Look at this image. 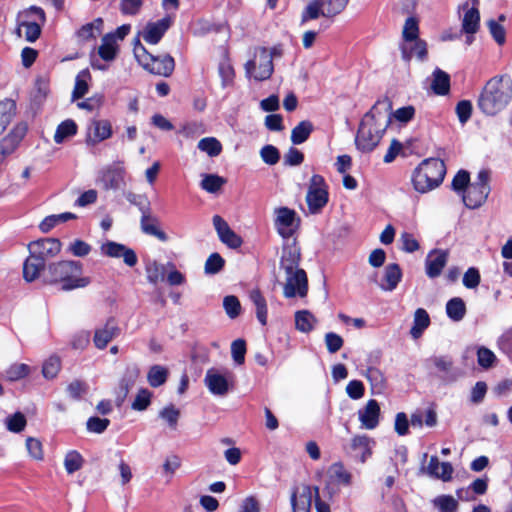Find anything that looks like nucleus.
<instances>
[{"label":"nucleus","instance_id":"nucleus-41","mask_svg":"<svg viewBox=\"0 0 512 512\" xmlns=\"http://www.w3.org/2000/svg\"><path fill=\"white\" fill-rule=\"evenodd\" d=\"M313 131V125L309 121H301L292 129L291 141L295 145L304 143Z\"/></svg>","mask_w":512,"mask_h":512},{"label":"nucleus","instance_id":"nucleus-24","mask_svg":"<svg viewBox=\"0 0 512 512\" xmlns=\"http://www.w3.org/2000/svg\"><path fill=\"white\" fill-rule=\"evenodd\" d=\"M402 58L408 62L413 57L420 61H424L427 57V44L421 39H416L413 42H404L401 45Z\"/></svg>","mask_w":512,"mask_h":512},{"label":"nucleus","instance_id":"nucleus-9","mask_svg":"<svg viewBox=\"0 0 512 512\" xmlns=\"http://www.w3.org/2000/svg\"><path fill=\"white\" fill-rule=\"evenodd\" d=\"M329 200L328 186L323 176L314 174L309 182L306 203L310 214H318Z\"/></svg>","mask_w":512,"mask_h":512},{"label":"nucleus","instance_id":"nucleus-48","mask_svg":"<svg viewBox=\"0 0 512 512\" xmlns=\"http://www.w3.org/2000/svg\"><path fill=\"white\" fill-rule=\"evenodd\" d=\"M324 10L322 9L321 3L319 0L310 1L301 15V23L304 24L307 21L315 20L320 16H323Z\"/></svg>","mask_w":512,"mask_h":512},{"label":"nucleus","instance_id":"nucleus-63","mask_svg":"<svg viewBox=\"0 0 512 512\" xmlns=\"http://www.w3.org/2000/svg\"><path fill=\"white\" fill-rule=\"evenodd\" d=\"M296 212L287 207H280L275 210V224H293Z\"/></svg>","mask_w":512,"mask_h":512},{"label":"nucleus","instance_id":"nucleus-13","mask_svg":"<svg viewBox=\"0 0 512 512\" xmlns=\"http://www.w3.org/2000/svg\"><path fill=\"white\" fill-rule=\"evenodd\" d=\"M375 441L367 435H355L351 438L347 453L360 463H365L373 453Z\"/></svg>","mask_w":512,"mask_h":512},{"label":"nucleus","instance_id":"nucleus-2","mask_svg":"<svg viewBox=\"0 0 512 512\" xmlns=\"http://www.w3.org/2000/svg\"><path fill=\"white\" fill-rule=\"evenodd\" d=\"M512 98V80L507 75L489 79L478 97V108L488 116L502 111Z\"/></svg>","mask_w":512,"mask_h":512},{"label":"nucleus","instance_id":"nucleus-11","mask_svg":"<svg viewBox=\"0 0 512 512\" xmlns=\"http://www.w3.org/2000/svg\"><path fill=\"white\" fill-rule=\"evenodd\" d=\"M247 75L257 81L267 80L273 73L272 55L266 48H260L255 60H250L245 64Z\"/></svg>","mask_w":512,"mask_h":512},{"label":"nucleus","instance_id":"nucleus-10","mask_svg":"<svg viewBox=\"0 0 512 512\" xmlns=\"http://www.w3.org/2000/svg\"><path fill=\"white\" fill-rule=\"evenodd\" d=\"M351 484L352 474L345 468L342 462H335L327 470L323 494L331 499L340 492V486L348 487Z\"/></svg>","mask_w":512,"mask_h":512},{"label":"nucleus","instance_id":"nucleus-61","mask_svg":"<svg viewBox=\"0 0 512 512\" xmlns=\"http://www.w3.org/2000/svg\"><path fill=\"white\" fill-rule=\"evenodd\" d=\"M151 396H152L151 392L148 391L147 389L139 390V392L137 393V395L131 405L132 409H134L136 411L145 410L150 405Z\"/></svg>","mask_w":512,"mask_h":512},{"label":"nucleus","instance_id":"nucleus-55","mask_svg":"<svg viewBox=\"0 0 512 512\" xmlns=\"http://www.w3.org/2000/svg\"><path fill=\"white\" fill-rule=\"evenodd\" d=\"M433 504L440 512H454L457 509V501L450 495H441L433 500Z\"/></svg>","mask_w":512,"mask_h":512},{"label":"nucleus","instance_id":"nucleus-12","mask_svg":"<svg viewBox=\"0 0 512 512\" xmlns=\"http://www.w3.org/2000/svg\"><path fill=\"white\" fill-rule=\"evenodd\" d=\"M98 183L105 190H118L125 185V169L120 164H112L99 172Z\"/></svg>","mask_w":512,"mask_h":512},{"label":"nucleus","instance_id":"nucleus-7","mask_svg":"<svg viewBox=\"0 0 512 512\" xmlns=\"http://www.w3.org/2000/svg\"><path fill=\"white\" fill-rule=\"evenodd\" d=\"M204 384L214 396L223 397L235 386V374L228 368H210L206 371Z\"/></svg>","mask_w":512,"mask_h":512},{"label":"nucleus","instance_id":"nucleus-56","mask_svg":"<svg viewBox=\"0 0 512 512\" xmlns=\"http://www.w3.org/2000/svg\"><path fill=\"white\" fill-rule=\"evenodd\" d=\"M225 260L218 253H212L205 262V273L216 274L224 267Z\"/></svg>","mask_w":512,"mask_h":512},{"label":"nucleus","instance_id":"nucleus-23","mask_svg":"<svg viewBox=\"0 0 512 512\" xmlns=\"http://www.w3.org/2000/svg\"><path fill=\"white\" fill-rule=\"evenodd\" d=\"M426 473L436 479L444 482L452 479L453 467L449 462H440L437 456H431L427 467Z\"/></svg>","mask_w":512,"mask_h":512},{"label":"nucleus","instance_id":"nucleus-60","mask_svg":"<svg viewBox=\"0 0 512 512\" xmlns=\"http://www.w3.org/2000/svg\"><path fill=\"white\" fill-rule=\"evenodd\" d=\"M60 370V359L56 356L48 358L42 368L43 376L47 379L54 378Z\"/></svg>","mask_w":512,"mask_h":512},{"label":"nucleus","instance_id":"nucleus-53","mask_svg":"<svg viewBox=\"0 0 512 512\" xmlns=\"http://www.w3.org/2000/svg\"><path fill=\"white\" fill-rule=\"evenodd\" d=\"M418 33V21L413 17L407 18L402 32L404 42H413L414 40L419 39Z\"/></svg>","mask_w":512,"mask_h":512},{"label":"nucleus","instance_id":"nucleus-32","mask_svg":"<svg viewBox=\"0 0 512 512\" xmlns=\"http://www.w3.org/2000/svg\"><path fill=\"white\" fill-rule=\"evenodd\" d=\"M103 25V19L96 18L92 22L84 24L77 31V37L81 41H89L91 39H95L98 35L102 33Z\"/></svg>","mask_w":512,"mask_h":512},{"label":"nucleus","instance_id":"nucleus-16","mask_svg":"<svg viewBox=\"0 0 512 512\" xmlns=\"http://www.w3.org/2000/svg\"><path fill=\"white\" fill-rule=\"evenodd\" d=\"M30 253L35 254L45 262L48 258L56 256L61 250V243L55 238H45L33 241L28 246Z\"/></svg>","mask_w":512,"mask_h":512},{"label":"nucleus","instance_id":"nucleus-47","mask_svg":"<svg viewBox=\"0 0 512 512\" xmlns=\"http://www.w3.org/2000/svg\"><path fill=\"white\" fill-rule=\"evenodd\" d=\"M198 149L206 152L210 157H216L221 153V143L214 137L201 139L197 145Z\"/></svg>","mask_w":512,"mask_h":512},{"label":"nucleus","instance_id":"nucleus-52","mask_svg":"<svg viewBox=\"0 0 512 512\" xmlns=\"http://www.w3.org/2000/svg\"><path fill=\"white\" fill-rule=\"evenodd\" d=\"M366 378L370 382L372 389L381 392L385 387V377L378 368H368L366 371Z\"/></svg>","mask_w":512,"mask_h":512},{"label":"nucleus","instance_id":"nucleus-1","mask_svg":"<svg viewBox=\"0 0 512 512\" xmlns=\"http://www.w3.org/2000/svg\"><path fill=\"white\" fill-rule=\"evenodd\" d=\"M391 103L388 99L378 100L364 115L357 131L355 143L362 152L372 151L380 142L384 132L391 123L387 114Z\"/></svg>","mask_w":512,"mask_h":512},{"label":"nucleus","instance_id":"nucleus-8","mask_svg":"<svg viewBox=\"0 0 512 512\" xmlns=\"http://www.w3.org/2000/svg\"><path fill=\"white\" fill-rule=\"evenodd\" d=\"M20 17L27 19L18 22L16 30L18 36L21 37L23 35L28 42L36 41L41 34V25L46 21L44 10L40 7L32 6Z\"/></svg>","mask_w":512,"mask_h":512},{"label":"nucleus","instance_id":"nucleus-19","mask_svg":"<svg viewBox=\"0 0 512 512\" xmlns=\"http://www.w3.org/2000/svg\"><path fill=\"white\" fill-rule=\"evenodd\" d=\"M175 68L174 58L168 54L163 56H152L144 69L152 74L168 77Z\"/></svg>","mask_w":512,"mask_h":512},{"label":"nucleus","instance_id":"nucleus-62","mask_svg":"<svg viewBox=\"0 0 512 512\" xmlns=\"http://www.w3.org/2000/svg\"><path fill=\"white\" fill-rule=\"evenodd\" d=\"M262 160L268 165H275L280 159L279 150L273 145H265L260 150Z\"/></svg>","mask_w":512,"mask_h":512},{"label":"nucleus","instance_id":"nucleus-44","mask_svg":"<svg viewBox=\"0 0 512 512\" xmlns=\"http://www.w3.org/2000/svg\"><path fill=\"white\" fill-rule=\"evenodd\" d=\"M168 370L160 365H154L149 369L147 380L150 386L159 387L167 380Z\"/></svg>","mask_w":512,"mask_h":512},{"label":"nucleus","instance_id":"nucleus-49","mask_svg":"<svg viewBox=\"0 0 512 512\" xmlns=\"http://www.w3.org/2000/svg\"><path fill=\"white\" fill-rule=\"evenodd\" d=\"M83 457L75 450L69 451L64 458V467L68 474L80 470L83 466Z\"/></svg>","mask_w":512,"mask_h":512},{"label":"nucleus","instance_id":"nucleus-46","mask_svg":"<svg viewBox=\"0 0 512 512\" xmlns=\"http://www.w3.org/2000/svg\"><path fill=\"white\" fill-rule=\"evenodd\" d=\"M167 269V265L159 264L156 261L150 262L146 266L148 281L152 284L163 281Z\"/></svg>","mask_w":512,"mask_h":512},{"label":"nucleus","instance_id":"nucleus-15","mask_svg":"<svg viewBox=\"0 0 512 512\" xmlns=\"http://www.w3.org/2000/svg\"><path fill=\"white\" fill-rule=\"evenodd\" d=\"M101 253L111 258H122L123 262L129 267H134L138 262L137 255L133 249L114 241L103 243L101 245Z\"/></svg>","mask_w":512,"mask_h":512},{"label":"nucleus","instance_id":"nucleus-33","mask_svg":"<svg viewBox=\"0 0 512 512\" xmlns=\"http://www.w3.org/2000/svg\"><path fill=\"white\" fill-rule=\"evenodd\" d=\"M16 115V103L12 99L0 100V135Z\"/></svg>","mask_w":512,"mask_h":512},{"label":"nucleus","instance_id":"nucleus-59","mask_svg":"<svg viewBox=\"0 0 512 512\" xmlns=\"http://www.w3.org/2000/svg\"><path fill=\"white\" fill-rule=\"evenodd\" d=\"M246 343L243 339H237L231 344V355L236 364H243L245 361Z\"/></svg>","mask_w":512,"mask_h":512},{"label":"nucleus","instance_id":"nucleus-51","mask_svg":"<svg viewBox=\"0 0 512 512\" xmlns=\"http://www.w3.org/2000/svg\"><path fill=\"white\" fill-rule=\"evenodd\" d=\"M159 417L163 419L172 430H175L180 417V411L175 406L169 405L159 412Z\"/></svg>","mask_w":512,"mask_h":512},{"label":"nucleus","instance_id":"nucleus-64","mask_svg":"<svg viewBox=\"0 0 512 512\" xmlns=\"http://www.w3.org/2000/svg\"><path fill=\"white\" fill-rule=\"evenodd\" d=\"M481 280L479 270L474 267H470L463 276V285L468 289H475L478 287Z\"/></svg>","mask_w":512,"mask_h":512},{"label":"nucleus","instance_id":"nucleus-58","mask_svg":"<svg viewBox=\"0 0 512 512\" xmlns=\"http://www.w3.org/2000/svg\"><path fill=\"white\" fill-rule=\"evenodd\" d=\"M477 361L482 368L488 369L495 363L496 356L490 349L480 347L477 351Z\"/></svg>","mask_w":512,"mask_h":512},{"label":"nucleus","instance_id":"nucleus-31","mask_svg":"<svg viewBox=\"0 0 512 512\" xmlns=\"http://www.w3.org/2000/svg\"><path fill=\"white\" fill-rule=\"evenodd\" d=\"M431 89L437 95H447L450 91V76L440 68H436L432 74Z\"/></svg>","mask_w":512,"mask_h":512},{"label":"nucleus","instance_id":"nucleus-21","mask_svg":"<svg viewBox=\"0 0 512 512\" xmlns=\"http://www.w3.org/2000/svg\"><path fill=\"white\" fill-rule=\"evenodd\" d=\"M170 27V20L163 18L157 22H149L142 32V38L149 44H157Z\"/></svg>","mask_w":512,"mask_h":512},{"label":"nucleus","instance_id":"nucleus-29","mask_svg":"<svg viewBox=\"0 0 512 512\" xmlns=\"http://www.w3.org/2000/svg\"><path fill=\"white\" fill-rule=\"evenodd\" d=\"M118 52L116 35L108 33L102 37L101 45L98 48V54L104 61H113Z\"/></svg>","mask_w":512,"mask_h":512},{"label":"nucleus","instance_id":"nucleus-18","mask_svg":"<svg viewBox=\"0 0 512 512\" xmlns=\"http://www.w3.org/2000/svg\"><path fill=\"white\" fill-rule=\"evenodd\" d=\"M313 498L315 499L314 487L301 486L291 497L293 512H310Z\"/></svg>","mask_w":512,"mask_h":512},{"label":"nucleus","instance_id":"nucleus-36","mask_svg":"<svg viewBox=\"0 0 512 512\" xmlns=\"http://www.w3.org/2000/svg\"><path fill=\"white\" fill-rule=\"evenodd\" d=\"M317 319L308 310H301L295 314L296 329L303 333H309L313 330Z\"/></svg>","mask_w":512,"mask_h":512},{"label":"nucleus","instance_id":"nucleus-28","mask_svg":"<svg viewBox=\"0 0 512 512\" xmlns=\"http://www.w3.org/2000/svg\"><path fill=\"white\" fill-rule=\"evenodd\" d=\"M93 136H89L88 142L92 144L106 140L112 135L111 123L108 120H94L90 126Z\"/></svg>","mask_w":512,"mask_h":512},{"label":"nucleus","instance_id":"nucleus-42","mask_svg":"<svg viewBox=\"0 0 512 512\" xmlns=\"http://www.w3.org/2000/svg\"><path fill=\"white\" fill-rule=\"evenodd\" d=\"M324 10L323 17L332 18L340 14L348 5L349 0H319Z\"/></svg>","mask_w":512,"mask_h":512},{"label":"nucleus","instance_id":"nucleus-40","mask_svg":"<svg viewBox=\"0 0 512 512\" xmlns=\"http://www.w3.org/2000/svg\"><path fill=\"white\" fill-rule=\"evenodd\" d=\"M126 199L130 203L140 207V210L142 212L141 224H151V222L154 221V219L152 218V216L150 215V213L148 211L149 202L147 201V199L144 196L129 192L126 195Z\"/></svg>","mask_w":512,"mask_h":512},{"label":"nucleus","instance_id":"nucleus-39","mask_svg":"<svg viewBox=\"0 0 512 512\" xmlns=\"http://www.w3.org/2000/svg\"><path fill=\"white\" fill-rule=\"evenodd\" d=\"M446 313L453 321L462 320L466 314L464 301L459 297L450 299L446 304Z\"/></svg>","mask_w":512,"mask_h":512},{"label":"nucleus","instance_id":"nucleus-27","mask_svg":"<svg viewBox=\"0 0 512 512\" xmlns=\"http://www.w3.org/2000/svg\"><path fill=\"white\" fill-rule=\"evenodd\" d=\"M45 261L33 253L26 259L23 265V277L26 281L32 282L40 275V272L44 270Z\"/></svg>","mask_w":512,"mask_h":512},{"label":"nucleus","instance_id":"nucleus-3","mask_svg":"<svg viewBox=\"0 0 512 512\" xmlns=\"http://www.w3.org/2000/svg\"><path fill=\"white\" fill-rule=\"evenodd\" d=\"M44 281L55 284L63 291L84 288L90 284V278L83 276L82 265L77 261L51 263L44 270Z\"/></svg>","mask_w":512,"mask_h":512},{"label":"nucleus","instance_id":"nucleus-14","mask_svg":"<svg viewBox=\"0 0 512 512\" xmlns=\"http://www.w3.org/2000/svg\"><path fill=\"white\" fill-rule=\"evenodd\" d=\"M28 131V125L25 122L17 123L10 133L0 140V160L12 154Z\"/></svg>","mask_w":512,"mask_h":512},{"label":"nucleus","instance_id":"nucleus-17","mask_svg":"<svg viewBox=\"0 0 512 512\" xmlns=\"http://www.w3.org/2000/svg\"><path fill=\"white\" fill-rule=\"evenodd\" d=\"M380 413L379 403L374 399L368 400L366 405L358 410L361 427L367 430L375 429L379 425Z\"/></svg>","mask_w":512,"mask_h":512},{"label":"nucleus","instance_id":"nucleus-34","mask_svg":"<svg viewBox=\"0 0 512 512\" xmlns=\"http://www.w3.org/2000/svg\"><path fill=\"white\" fill-rule=\"evenodd\" d=\"M249 298L256 309V317L258 321L264 326L267 324V303L258 289H253L249 293Z\"/></svg>","mask_w":512,"mask_h":512},{"label":"nucleus","instance_id":"nucleus-4","mask_svg":"<svg viewBox=\"0 0 512 512\" xmlns=\"http://www.w3.org/2000/svg\"><path fill=\"white\" fill-rule=\"evenodd\" d=\"M301 259L300 249L294 248L282 253L280 268L285 273L283 295L286 298L305 297L308 293V279L306 272L299 267Z\"/></svg>","mask_w":512,"mask_h":512},{"label":"nucleus","instance_id":"nucleus-5","mask_svg":"<svg viewBox=\"0 0 512 512\" xmlns=\"http://www.w3.org/2000/svg\"><path fill=\"white\" fill-rule=\"evenodd\" d=\"M446 174L445 163L437 158L425 159L414 170L412 182L415 190L426 193L438 187Z\"/></svg>","mask_w":512,"mask_h":512},{"label":"nucleus","instance_id":"nucleus-26","mask_svg":"<svg viewBox=\"0 0 512 512\" xmlns=\"http://www.w3.org/2000/svg\"><path fill=\"white\" fill-rule=\"evenodd\" d=\"M474 7L468 8V3L463 5V9H466L462 20V30L467 34H475L479 29L480 13L476 5L479 0H472Z\"/></svg>","mask_w":512,"mask_h":512},{"label":"nucleus","instance_id":"nucleus-37","mask_svg":"<svg viewBox=\"0 0 512 512\" xmlns=\"http://www.w3.org/2000/svg\"><path fill=\"white\" fill-rule=\"evenodd\" d=\"M222 243L230 248H238L242 244V238L237 235L230 226H215Z\"/></svg>","mask_w":512,"mask_h":512},{"label":"nucleus","instance_id":"nucleus-38","mask_svg":"<svg viewBox=\"0 0 512 512\" xmlns=\"http://www.w3.org/2000/svg\"><path fill=\"white\" fill-rule=\"evenodd\" d=\"M91 79V74L88 69L81 70L75 79V86L72 92V99H80L88 92V82Z\"/></svg>","mask_w":512,"mask_h":512},{"label":"nucleus","instance_id":"nucleus-35","mask_svg":"<svg viewBox=\"0 0 512 512\" xmlns=\"http://www.w3.org/2000/svg\"><path fill=\"white\" fill-rule=\"evenodd\" d=\"M278 234L282 237L283 243V253L285 251L293 250L294 248H298L296 246L297 236H298V226H276Z\"/></svg>","mask_w":512,"mask_h":512},{"label":"nucleus","instance_id":"nucleus-30","mask_svg":"<svg viewBox=\"0 0 512 512\" xmlns=\"http://www.w3.org/2000/svg\"><path fill=\"white\" fill-rule=\"evenodd\" d=\"M430 325V317L427 311L423 308H418L414 312L413 326L411 327L410 334L413 339H418L422 336L423 332Z\"/></svg>","mask_w":512,"mask_h":512},{"label":"nucleus","instance_id":"nucleus-6","mask_svg":"<svg viewBox=\"0 0 512 512\" xmlns=\"http://www.w3.org/2000/svg\"><path fill=\"white\" fill-rule=\"evenodd\" d=\"M490 173L488 170L479 171L476 180L472 182L461 194L462 201L467 208L480 207L490 193Z\"/></svg>","mask_w":512,"mask_h":512},{"label":"nucleus","instance_id":"nucleus-20","mask_svg":"<svg viewBox=\"0 0 512 512\" xmlns=\"http://www.w3.org/2000/svg\"><path fill=\"white\" fill-rule=\"evenodd\" d=\"M119 327L115 319L110 318L105 325L96 329L94 334V344L98 349H104L110 341L119 334Z\"/></svg>","mask_w":512,"mask_h":512},{"label":"nucleus","instance_id":"nucleus-57","mask_svg":"<svg viewBox=\"0 0 512 512\" xmlns=\"http://www.w3.org/2000/svg\"><path fill=\"white\" fill-rule=\"evenodd\" d=\"M470 175L465 170H460L452 180V189L460 195L470 185Z\"/></svg>","mask_w":512,"mask_h":512},{"label":"nucleus","instance_id":"nucleus-45","mask_svg":"<svg viewBox=\"0 0 512 512\" xmlns=\"http://www.w3.org/2000/svg\"><path fill=\"white\" fill-rule=\"evenodd\" d=\"M4 424L8 431L12 433H20L25 429L27 425V420L24 414H22L21 412H16L12 415L7 416Z\"/></svg>","mask_w":512,"mask_h":512},{"label":"nucleus","instance_id":"nucleus-25","mask_svg":"<svg viewBox=\"0 0 512 512\" xmlns=\"http://www.w3.org/2000/svg\"><path fill=\"white\" fill-rule=\"evenodd\" d=\"M402 279V271L398 264H388L384 269L382 280L378 283L383 291H393Z\"/></svg>","mask_w":512,"mask_h":512},{"label":"nucleus","instance_id":"nucleus-22","mask_svg":"<svg viewBox=\"0 0 512 512\" xmlns=\"http://www.w3.org/2000/svg\"><path fill=\"white\" fill-rule=\"evenodd\" d=\"M448 260V252L444 250L431 251L426 259V274L429 278L438 277Z\"/></svg>","mask_w":512,"mask_h":512},{"label":"nucleus","instance_id":"nucleus-43","mask_svg":"<svg viewBox=\"0 0 512 512\" xmlns=\"http://www.w3.org/2000/svg\"><path fill=\"white\" fill-rule=\"evenodd\" d=\"M76 133V123L71 119L65 120L58 125L54 135V141L57 144H61L66 138L74 136Z\"/></svg>","mask_w":512,"mask_h":512},{"label":"nucleus","instance_id":"nucleus-50","mask_svg":"<svg viewBox=\"0 0 512 512\" xmlns=\"http://www.w3.org/2000/svg\"><path fill=\"white\" fill-rule=\"evenodd\" d=\"M225 182L226 180L218 175L206 174L201 181V187L209 193H216L221 189Z\"/></svg>","mask_w":512,"mask_h":512},{"label":"nucleus","instance_id":"nucleus-54","mask_svg":"<svg viewBox=\"0 0 512 512\" xmlns=\"http://www.w3.org/2000/svg\"><path fill=\"white\" fill-rule=\"evenodd\" d=\"M139 376V369L136 366H131L126 369L125 375L120 382V388L124 395H127L130 388L135 384Z\"/></svg>","mask_w":512,"mask_h":512}]
</instances>
